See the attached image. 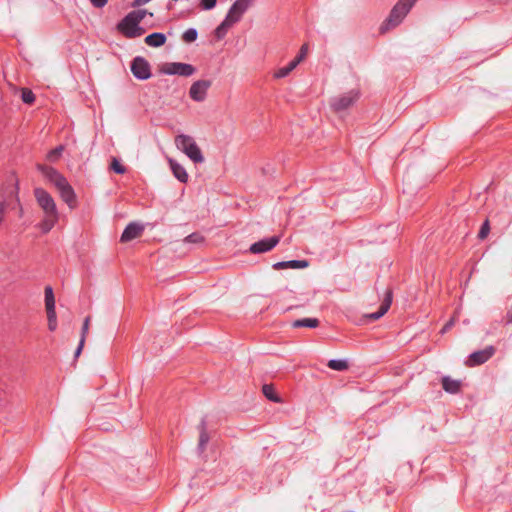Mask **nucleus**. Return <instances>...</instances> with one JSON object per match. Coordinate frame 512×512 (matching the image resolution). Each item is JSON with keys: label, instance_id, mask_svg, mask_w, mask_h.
Listing matches in <instances>:
<instances>
[{"label": "nucleus", "instance_id": "f257e3e1", "mask_svg": "<svg viewBox=\"0 0 512 512\" xmlns=\"http://www.w3.org/2000/svg\"><path fill=\"white\" fill-rule=\"evenodd\" d=\"M34 197L43 212V219L39 227L43 233H48L59 220L56 202L50 193L40 187L34 189Z\"/></svg>", "mask_w": 512, "mask_h": 512}, {"label": "nucleus", "instance_id": "f03ea898", "mask_svg": "<svg viewBox=\"0 0 512 512\" xmlns=\"http://www.w3.org/2000/svg\"><path fill=\"white\" fill-rule=\"evenodd\" d=\"M147 14L148 12L145 9L131 11L118 24L119 31L127 38L142 36L145 33V30L139 26V23Z\"/></svg>", "mask_w": 512, "mask_h": 512}, {"label": "nucleus", "instance_id": "7ed1b4c3", "mask_svg": "<svg viewBox=\"0 0 512 512\" xmlns=\"http://www.w3.org/2000/svg\"><path fill=\"white\" fill-rule=\"evenodd\" d=\"M418 0H399L391 10L389 17L380 26V32L386 33L398 26Z\"/></svg>", "mask_w": 512, "mask_h": 512}, {"label": "nucleus", "instance_id": "20e7f679", "mask_svg": "<svg viewBox=\"0 0 512 512\" xmlns=\"http://www.w3.org/2000/svg\"><path fill=\"white\" fill-rule=\"evenodd\" d=\"M175 145L176 147L182 151L187 157L190 158L194 163H203L204 156L201 152V149L196 144L195 140L185 134H180L175 137Z\"/></svg>", "mask_w": 512, "mask_h": 512}, {"label": "nucleus", "instance_id": "39448f33", "mask_svg": "<svg viewBox=\"0 0 512 512\" xmlns=\"http://www.w3.org/2000/svg\"><path fill=\"white\" fill-rule=\"evenodd\" d=\"M160 71L166 75L191 76L195 72V68L190 64L171 62L164 63Z\"/></svg>", "mask_w": 512, "mask_h": 512}, {"label": "nucleus", "instance_id": "423d86ee", "mask_svg": "<svg viewBox=\"0 0 512 512\" xmlns=\"http://www.w3.org/2000/svg\"><path fill=\"white\" fill-rule=\"evenodd\" d=\"M37 169L51 184L55 186L56 189L61 187L67 181V179L53 167L37 164Z\"/></svg>", "mask_w": 512, "mask_h": 512}, {"label": "nucleus", "instance_id": "0eeeda50", "mask_svg": "<svg viewBox=\"0 0 512 512\" xmlns=\"http://www.w3.org/2000/svg\"><path fill=\"white\" fill-rule=\"evenodd\" d=\"M131 71L133 75L138 79H148L151 76L150 65L142 57H136L131 65Z\"/></svg>", "mask_w": 512, "mask_h": 512}, {"label": "nucleus", "instance_id": "6e6552de", "mask_svg": "<svg viewBox=\"0 0 512 512\" xmlns=\"http://www.w3.org/2000/svg\"><path fill=\"white\" fill-rule=\"evenodd\" d=\"M210 86L211 82L209 80H198L191 85L189 95L194 101L202 102L206 98Z\"/></svg>", "mask_w": 512, "mask_h": 512}, {"label": "nucleus", "instance_id": "1a4fd4ad", "mask_svg": "<svg viewBox=\"0 0 512 512\" xmlns=\"http://www.w3.org/2000/svg\"><path fill=\"white\" fill-rule=\"evenodd\" d=\"M494 352L495 349L492 346H489L480 351H476L469 356L465 364L469 367L481 365L490 359Z\"/></svg>", "mask_w": 512, "mask_h": 512}, {"label": "nucleus", "instance_id": "9d476101", "mask_svg": "<svg viewBox=\"0 0 512 512\" xmlns=\"http://www.w3.org/2000/svg\"><path fill=\"white\" fill-rule=\"evenodd\" d=\"M279 240L280 238L278 236H273L269 239L260 240L252 244L249 248V251L253 254L270 251L279 243Z\"/></svg>", "mask_w": 512, "mask_h": 512}, {"label": "nucleus", "instance_id": "9b49d317", "mask_svg": "<svg viewBox=\"0 0 512 512\" xmlns=\"http://www.w3.org/2000/svg\"><path fill=\"white\" fill-rule=\"evenodd\" d=\"M61 199L69 206L74 209L77 205V198L74 189L68 181L65 182L61 187L57 188Z\"/></svg>", "mask_w": 512, "mask_h": 512}, {"label": "nucleus", "instance_id": "f8f14e48", "mask_svg": "<svg viewBox=\"0 0 512 512\" xmlns=\"http://www.w3.org/2000/svg\"><path fill=\"white\" fill-rule=\"evenodd\" d=\"M358 98L356 92H349L341 97L335 98L332 102V107L335 111L339 112L350 107Z\"/></svg>", "mask_w": 512, "mask_h": 512}, {"label": "nucleus", "instance_id": "ddd939ff", "mask_svg": "<svg viewBox=\"0 0 512 512\" xmlns=\"http://www.w3.org/2000/svg\"><path fill=\"white\" fill-rule=\"evenodd\" d=\"M143 231H144L143 225H141L139 223L132 222L123 231L120 241L125 243V242H129L131 240H134L136 238H139L142 235Z\"/></svg>", "mask_w": 512, "mask_h": 512}, {"label": "nucleus", "instance_id": "4468645a", "mask_svg": "<svg viewBox=\"0 0 512 512\" xmlns=\"http://www.w3.org/2000/svg\"><path fill=\"white\" fill-rule=\"evenodd\" d=\"M247 8L248 7L245 4H243L242 0H236L230 7L226 15V18L235 24L241 19V16L243 15Z\"/></svg>", "mask_w": 512, "mask_h": 512}, {"label": "nucleus", "instance_id": "2eb2a0df", "mask_svg": "<svg viewBox=\"0 0 512 512\" xmlns=\"http://www.w3.org/2000/svg\"><path fill=\"white\" fill-rule=\"evenodd\" d=\"M391 302H392V291L388 290L382 304L380 305L379 310L375 313L367 314L365 317L371 321L378 320L389 310V308L391 306Z\"/></svg>", "mask_w": 512, "mask_h": 512}, {"label": "nucleus", "instance_id": "dca6fc26", "mask_svg": "<svg viewBox=\"0 0 512 512\" xmlns=\"http://www.w3.org/2000/svg\"><path fill=\"white\" fill-rule=\"evenodd\" d=\"M309 266V262L307 260H291V261H282L277 262L273 265V268L275 270H282V269H304Z\"/></svg>", "mask_w": 512, "mask_h": 512}, {"label": "nucleus", "instance_id": "f3484780", "mask_svg": "<svg viewBox=\"0 0 512 512\" xmlns=\"http://www.w3.org/2000/svg\"><path fill=\"white\" fill-rule=\"evenodd\" d=\"M170 168L173 172V175L182 183H186L188 181V174L185 168L177 163L173 159H169Z\"/></svg>", "mask_w": 512, "mask_h": 512}, {"label": "nucleus", "instance_id": "a211bd4d", "mask_svg": "<svg viewBox=\"0 0 512 512\" xmlns=\"http://www.w3.org/2000/svg\"><path fill=\"white\" fill-rule=\"evenodd\" d=\"M144 42L150 47H160L165 44L166 36L163 33H152L145 37Z\"/></svg>", "mask_w": 512, "mask_h": 512}, {"label": "nucleus", "instance_id": "6ab92c4d", "mask_svg": "<svg viewBox=\"0 0 512 512\" xmlns=\"http://www.w3.org/2000/svg\"><path fill=\"white\" fill-rule=\"evenodd\" d=\"M45 308L47 313L56 312L54 293L50 286L45 288Z\"/></svg>", "mask_w": 512, "mask_h": 512}, {"label": "nucleus", "instance_id": "aec40b11", "mask_svg": "<svg viewBox=\"0 0 512 512\" xmlns=\"http://www.w3.org/2000/svg\"><path fill=\"white\" fill-rule=\"evenodd\" d=\"M318 325H319V320L316 318L298 319L292 323V327H294V328H300V327L316 328V327H318Z\"/></svg>", "mask_w": 512, "mask_h": 512}, {"label": "nucleus", "instance_id": "412c9836", "mask_svg": "<svg viewBox=\"0 0 512 512\" xmlns=\"http://www.w3.org/2000/svg\"><path fill=\"white\" fill-rule=\"evenodd\" d=\"M442 386L443 389L449 393H457L460 388V382L449 377H444L442 380Z\"/></svg>", "mask_w": 512, "mask_h": 512}, {"label": "nucleus", "instance_id": "4be33fe9", "mask_svg": "<svg viewBox=\"0 0 512 512\" xmlns=\"http://www.w3.org/2000/svg\"><path fill=\"white\" fill-rule=\"evenodd\" d=\"M298 66V61L292 60L287 66L279 68L275 73V78H284L288 76L296 67Z\"/></svg>", "mask_w": 512, "mask_h": 512}, {"label": "nucleus", "instance_id": "5701e85b", "mask_svg": "<svg viewBox=\"0 0 512 512\" xmlns=\"http://www.w3.org/2000/svg\"><path fill=\"white\" fill-rule=\"evenodd\" d=\"M263 394L271 401L275 403H281V398L275 393L274 387L272 385L265 384L262 387Z\"/></svg>", "mask_w": 512, "mask_h": 512}, {"label": "nucleus", "instance_id": "b1692460", "mask_svg": "<svg viewBox=\"0 0 512 512\" xmlns=\"http://www.w3.org/2000/svg\"><path fill=\"white\" fill-rule=\"evenodd\" d=\"M234 23L229 21L227 18L224 19V21L216 28L215 35L218 39L223 38L228 29L233 25Z\"/></svg>", "mask_w": 512, "mask_h": 512}, {"label": "nucleus", "instance_id": "393cba45", "mask_svg": "<svg viewBox=\"0 0 512 512\" xmlns=\"http://www.w3.org/2000/svg\"><path fill=\"white\" fill-rule=\"evenodd\" d=\"M327 366L336 371H345L348 369V363L345 360H330Z\"/></svg>", "mask_w": 512, "mask_h": 512}, {"label": "nucleus", "instance_id": "a878e982", "mask_svg": "<svg viewBox=\"0 0 512 512\" xmlns=\"http://www.w3.org/2000/svg\"><path fill=\"white\" fill-rule=\"evenodd\" d=\"M63 149V146H59L51 150L46 156L47 160L50 162H56L60 158Z\"/></svg>", "mask_w": 512, "mask_h": 512}, {"label": "nucleus", "instance_id": "bb28decb", "mask_svg": "<svg viewBox=\"0 0 512 512\" xmlns=\"http://www.w3.org/2000/svg\"><path fill=\"white\" fill-rule=\"evenodd\" d=\"M21 98L24 103L32 104L35 101V96L33 92L27 88H23L21 91Z\"/></svg>", "mask_w": 512, "mask_h": 512}, {"label": "nucleus", "instance_id": "cd10ccee", "mask_svg": "<svg viewBox=\"0 0 512 512\" xmlns=\"http://www.w3.org/2000/svg\"><path fill=\"white\" fill-rule=\"evenodd\" d=\"M183 41L186 43L194 42L197 39V31L195 29H188L182 35Z\"/></svg>", "mask_w": 512, "mask_h": 512}, {"label": "nucleus", "instance_id": "c85d7f7f", "mask_svg": "<svg viewBox=\"0 0 512 512\" xmlns=\"http://www.w3.org/2000/svg\"><path fill=\"white\" fill-rule=\"evenodd\" d=\"M48 328L50 331H55L57 328V315L56 312L47 313Z\"/></svg>", "mask_w": 512, "mask_h": 512}, {"label": "nucleus", "instance_id": "c756f323", "mask_svg": "<svg viewBox=\"0 0 512 512\" xmlns=\"http://www.w3.org/2000/svg\"><path fill=\"white\" fill-rule=\"evenodd\" d=\"M111 169L118 174H124L126 172V168L116 158L112 159Z\"/></svg>", "mask_w": 512, "mask_h": 512}, {"label": "nucleus", "instance_id": "7c9ffc66", "mask_svg": "<svg viewBox=\"0 0 512 512\" xmlns=\"http://www.w3.org/2000/svg\"><path fill=\"white\" fill-rule=\"evenodd\" d=\"M187 243H202L204 241V238L199 233H192L189 236H187L184 240Z\"/></svg>", "mask_w": 512, "mask_h": 512}, {"label": "nucleus", "instance_id": "2f4dec72", "mask_svg": "<svg viewBox=\"0 0 512 512\" xmlns=\"http://www.w3.org/2000/svg\"><path fill=\"white\" fill-rule=\"evenodd\" d=\"M309 47L308 44H303L300 48L299 55L294 59V61H298V65L305 59L308 53Z\"/></svg>", "mask_w": 512, "mask_h": 512}, {"label": "nucleus", "instance_id": "473e14b6", "mask_svg": "<svg viewBox=\"0 0 512 512\" xmlns=\"http://www.w3.org/2000/svg\"><path fill=\"white\" fill-rule=\"evenodd\" d=\"M90 320H91L90 316H87L85 318L83 326H82V330H81V338L80 339L86 340V337H87V334L89 331Z\"/></svg>", "mask_w": 512, "mask_h": 512}, {"label": "nucleus", "instance_id": "72a5a7b5", "mask_svg": "<svg viewBox=\"0 0 512 512\" xmlns=\"http://www.w3.org/2000/svg\"><path fill=\"white\" fill-rule=\"evenodd\" d=\"M490 227L488 221H485L479 231V238L484 239L487 237L489 233Z\"/></svg>", "mask_w": 512, "mask_h": 512}, {"label": "nucleus", "instance_id": "f704fd0d", "mask_svg": "<svg viewBox=\"0 0 512 512\" xmlns=\"http://www.w3.org/2000/svg\"><path fill=\"white\" fill-rule=\"evenodd\" d=\"M209 441L208 433L202 429L199 436V446L204 447L206 443Z\"/></svg>", "mask_w": 512, "mask_h": 512}, {"label": "nucleus", "instance_id": "c9c22d12", "mask_svg": "<svg viewBox=\"0 0 512 512\" xmlns=\"http://www.w3.org/2000/svg\"><path fill=\"white\" fill-rule=\"evenodd\" d=\"M217 0H201V6L205 10H210L215 7Z\"/></svg>", "mask_w": 512, "mask_h": 512}, {"label": "nucleus", "instance_id": "e433bc0d", "mask_svg": "<svg viewBox=\"0 0 512 512\" xmlns=\"http://www.w3.org/2000/svg\"><path fill=\"white\" fill-rule=\"evenodd\" d=\"M455 323V317H452L445 325L444 327L442 328L441 332L442 333H445L446 331H448Z\"/></svg>", "mask_w": 512, "mask_h": 512}, {"label": "nucleus", "instance_id": "4c0bfd02", "mask_svg": "<svg viewBox=\"0 0 512 512\" xmlns=\"http://www.w3.org/2000/svg\"><path fill=\"white\" fill-rule=\"evenodd\" d=\"M92 5L96 8H101L106 5L107 0H90Z\"/></svg>", "mask_w": 512, "mask_h": 512}, {"label": "nucleus", "instance_id": "58836bf2", "mask_svg": "<svg viewBox=\"0 0 512 512\" xmlns=\"http://www.w3.org/2000/svg\"><path fill=\"white\" fill-rule=\"evenodd\" d=\"M84 344H85V340L84 339H80L78 348L75 351V357L76 358L79 357V355L81 354L82 349L84 347Z\"/></svg>", "mask_w": 512, "mask_h": 512}, {"label": "nucleus", "instance_id": "ea45409f", "mask_svg": "<svg viewBox=\"0 0 512 512\" xmlns=\"http://www.w3.org/2000/svg\"><path fill=\"white\" fill-rule=\"evenodd\" d=\"M242 1H243V4H245L248 7L251 0H242Z\"/></svg>", "mask_w": 512, "mask_h": 512}, {"label": "nucleus", "instance_id": "a19ab883", "mask_svg": "<svg viewBox=\"0 0 512 512\" xmlns=\"http://www.w3.org/2000/svg\"><path fill=\"white\" fill-rule=\"evenodd\" d=\"M508 321H509V322H512V316H511V317L509 316Z\"/></svg>", "mask_w": 512, "mask_h": 512}]
</instances>
